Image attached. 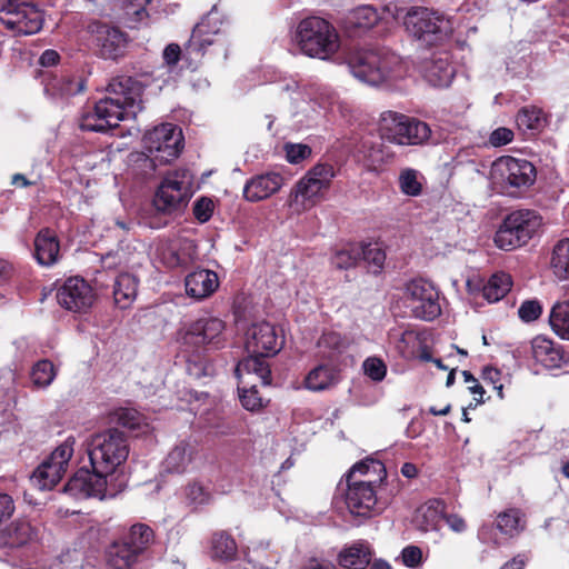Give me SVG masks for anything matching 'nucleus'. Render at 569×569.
I'll return each instance as SVG.
<instances>
[{"label": "nucleus", "mask_w": 569, "mask_h": 569, "mask_svg": "<svg viewBox=\"0 0 569 569\" xmlns=\"http://www.w3.org/2000/svg\"><path fill=\"white\" fill-rule=\"evenodd\" d=\"M549 323L558 337L569 340V300L557 302L552 307Z\"/></svg>", "instance_id": "obj_40"}, {"label": "nucleus", "mask_w": 569, "mask_h": 569, "mask_svg": "<svg viewBox=\"0 0 569 569\" xmlns=\"http://www.w3.org/2000/svg\"><path fill=\"white\" fill-rule=\"evenodd\" d=\"M421 512L425 519L421 529L425 531L433 530L437 528L439 520L445 517V505L440 500H432L422 507Z\"/></svg>", "instance_id": "obj_52"}, {"label": "nucleus", "mask_w": 569, "mask_h": 569, "mask_svg": "<svg viewBox=\"0 0 569 569\" xmlns=\"http://www.w3.org/2000/svg\"><path fill=\"white\" fill-rule=\"evenodd\" d=\"M380 20L378 10L372 6H360L350 10L345 18L346 29L350 31H366Z\"/></svg>", "instance_id": "obj_30"}, {"label": "nucleus", "mask_w": 569, "mask_h": 569, "mask_svg": "<svg viewBox=\"0 0 569 569\" xmlns=\"http://www.w3.org/2000/svg\"><path fill=\"white\" fill-rule=\"evenodd\" d=\"M425 178L413 168H402L398 176V187L408 197H418L422 192Z\"/></svg>", "instance_id": "obj_39"}, {"label": "nucleus", "mask_w": 569, "mask_h": 569, "mask_svg": "<svg viewBox=\"0 0 569 569\" xmlns=\"http://www.w3.org/2000/svg\"><path fill=\"white\" fill-rule=\"evenodd\" d=\"M405 302L413 317L425 321H432L441 315L439 291L429 281L413 279L405 286Z\"/></svg>", "instance_id": "obj_14"}, {"label": "nucleus", "mask_w": 569, "mask_h": 569, "mask_svg": "<svg viewBox=\"0 0 569 569\" xmlns=\"http://www.w3.org/2000/svg\"><path fill=\"white\" fill-rule=\"evenodd\" d=\"M138 280L130 273H121L114 281L113 297L119 308H128L137 297Z\"/></svg>", "instance_id": "obj_32"}, {"label": "nucleus", "mask_w": 569, "mask_h": 569, "mask_svg": "<svg viewBox=\"0 0 569 569\" xmlns=\"http://www.w3.org/2000/svg\"><path fill=\"white\" fill-rule=\"evenodd\" d=\"M237 543L226 532H217L212 537V555L221 560H231L236 556Z\"/></svg>", "instance_id": "obj_47"}, {"label": "nucleus", "mask_w": 569, "mask_h": 569, "mask_svg": "<svg viewBox=\"0 0 569 569\" xmlns=\"http://www.w3.org/2000/svg\"><path fill=\"white\" fill-rule=\"evenodd\" d=\"M139 556L122 540L113 542L107 552V563L111 569H130Z\"/></svg>", "instance_id": "obj_33"}, {"label": "nucleus", "mask_w": 569, "mask_h": 569, "mask_svg": "<svg viewBox=\"0 0 569 569\" xmlns=\"http://www.w3.org/2000/svg\"><path fill=\"white\" fill-rule=\"evenodd\" d=\"M286 159L292 164H298L311 156V148L305 143H286L283 146Z\"/></svg>", "instance_id": "obj_55"}, {"label": "nucleus", "mask_w": 569, "mask_h": 569, "mask_svg": "<svg viewBox=\"0 0 569 569\" xmlns=\"http://www.w3.org/2000/svg\"><path fill=\"white\" fill-rule=\"evenodd\" d=\"M532 357L548 369L560 368L563 362V351L551 339L537 336L531 341Z\"/></svg>", "instance_id": "obj_29"}, {"label": "nucleus", "mask_w": 569, "mask_h": 569, "mask_svg": "<svg viewBox=\"0 0 569 569\" xmlns=\"http://www.w3.org/2000/svg\"><path fill=\"white\" fill-rule=\"evenodd\" d=\"M186 292L196 300L211 296L219 287V278L214 271L198 269L190 272L184 280Z\"/></svg>", "instance_id": "obj_24"}, {"label": "nucleus", "mask_w": 569, "mask_h": 569, "mask_svg": "<svg viewBox=\"0 0 569 569\" xmlns=\"http://www.w3.org/2000/svg\"><path fill=\"white\" fill-rule=\"evenodd\" d=\"M379 129L382 139L400 146L422 144L431 136L426 122L393 111L381 114Z\"/></svg>", "instance_id": "obj_9"}, {"label": "nucleus", "mask_w": 569, "mask_h": 569, "mask_svg": "<svg viewBox=\"0 0 569 569\" xmlns=\"http://www.w3.org/2000/svg\"><path fill=\"white\" fill-rule=\"evenodd\" d=\"M87 450L92 469L110 478L128 459L129 443L122 431L109 429L93 435Z\"/></svg>", "instance_id": "obj_5"}, {"label": "nucleus", "mask_w": 569, "mask_h": 569, "mask_svg": "<svg viewBox=\"0 0 569 569\" xmlns=\"http://www.w3.org/2000/svg\"><path fill=\"white\" fill-rule=\"evenodd\" d=\"M57 376V370L54 365L48 360L42 359L37 361L30 371V379L32 386L38 389H44L49 387Z\"/></svg>", "instance_id": "obj_42"}, {"label": "nucleus", "mask_w": 569, "mask_h": 569, "mask_svg": "<svg viewBox=\"0 0 569 569\" xmlns=\"http://www.w3.org/2000/svg\"><path fill=\"white\" fill-rule=\"evenodd\" d=\"M151 0H123V23L128 28H137L148 18L146 7Z\"/></svg>", "instance_id": "obj_45"}, {"label": "nucleus", "mask_w": 569, "mask_h": 569, "mask_svg": "<svg viewBox=\"0 0 569 569\" xmlns=\"http://www.w3.org/2000/svg\"><path fill=\"white\" fill-rule=\"evenodd\" d=\"M482 379L486 383L492 385L493 389L497 390L498 397L503 398V385L501 383V372L493 367H486L482 370Z\"/></svg>", "instance_id": "obj_61"}, {"label": "nucleus", "mask_w": 569, "mask_h": 569, "mask_svg": "<svg viewBox=\"0 0 569 569\" xmlns=\"http://www.w3.org/2000/svg\"><path fill=\"white\" fill-rule=\"evenodd\" d=\"M184 497L187 501L194 507L207 505L211 499L208 489L199 482L189 483L184 488Z\"/></svg>", "instance_id": "obj_53"}, {"label": "nucleus", "mask_w": 569, "mask_h": 569, "mask_svg": "<svg viewBox=\"0 0 569 569\" xmlns=\"http://www.w3.org/2000/svg\"><path fill=\"white\" fill-rule=\"evenodd\" d=\"M94 41L99 47L100 54L106 59H116L121 54L127 39L122 31L116 27L104 23H97L92 27Z\"/></svg>", "instance_id": "obj_21"}, {"label": "nucleus", "mask_w": 569, "mask_h": 569, "mask_svg": "<svg viewBox=\"0 0 569 569\" xmlns=\"http://www.w3.org/2000/svg\"><path fill=\"white\" fill-rule=\"evenodd\" d=\"M192 184L193 176L188 169L168 172L156 192V209L163 213L180 211L192 194Z\"/></svg>", "instance_id": "obj_11"}, {"label": "nucleus", "mask_w": 569, "mask_h": 569, "mask_svg": "<svg viewBox=\"0 0 569 569\" xmlns=\"http://www.w3.org/2000/svg\"><path fill=\"white\" fill-rule=\"evenodd\" d=\"M542 218L532 210H517L507 216L495 234L499 249L510 251L528 243L540 230Z\"/></svg>", "instance_id": "obj_7"}, {"label": "nucleus", "mask_w": 569, "mask_h": 569, "mask_svg": "<svg viewBox=\"0 0 569 569\" xmlns=\"http://www.w3.org/2000/svg\"><path fill=\"white\" fill-rule=\"evenodd\" d=\"M492 174L509 187L528 188L536 180V168L526 159L501 157L493 162Z\"/></svg>", "instance_id": "obj_18"}, {"label": "nucleus", "mask_w": 569, "mask_h": 569, "mask_svg": "<svg viewBox=\"0 0 569 569\" xmlns=\"http://www.w3.org/2000/svg\"><path fill=\"white\" fill-rule=\"evenodd\" d=\"M186 249L188 251L193 250L192 243L187 242ZM168 252L170 256L168 258L163 257V259H164V262L167 263V266L170 268H174L178 266H186L192 260V252H187V251L179 252L176 249V247H170L168 249Z\"/></svg>", "instance_id": "obj_57"}, {"label": "nucleus", "mask_w": 569, "mask_h": 569, "mask_svg": "<svg viewBox=\"0 0 569 569\" xmlns=\"http://www.w3.org/2000/svg\"><path fill=\"white\" fill-rule=\"evenodd\" d=\"M335 380V370L328 365H319L306 376L305 387L310 391H322L330 388Z\"/></svg>", "instance_id": "obj_35"}, {"label": "nucleus", "mask_w": 569, "mask_h": 569, "mask_svg": "<svg viewBox=\"0 0 569 569\" xmlns=\"http://www.w3.org/2000/svg\"><path fill=\"white\" fill-rule=\"evenodd\" d=\"M542 307L538 300H527L521 303L518 310L520 319L525 322H531L539 318Z\"/></svg>", "instance_id": "obj_58"}, {"label": "nucleus", "mask_w": 569, "mask_h": 569, "mask_svg": "<svg viewBox=\"0 0 569 569\" xmlns=\"http://www.w3.org/2000/svg\"><path fill=\"white\" fill-rule=\"evenodd\" d=\"M60 254V243L54 234L48 228L41 229L34 238L33 257L40 266L51 267L58 262Z\"/></svg>", "instance_id": "obj_26"}, {"label": "nucleus", "mask_w": 569, "mask_h": 569, "mask_svg": "<svg viewBox=\"0 0 569 569\" xmlns=\"http://www.w3.org/2000/svg\"><path fill=\"white\" fill-rule=\"evenodd\" d=\"M386 473L382 462L367 458L353 465L347 473L348 488L346 505L350 513L358 517H371L377 506L375 486Z\"/></svg>", "instance_id": "obj_3"}, {"label": "nucleus", "mask_w": 569, "mask_h": 569, "mask_svg": "<svg viewBox=\"0 0 569 569\" xmlns=\"http://www.w3.org/2000/svg\"><path fill=\"white\" fill-rule=\"evenodd\" d=\"M361 258L373 273H378L383 268L386 252L377 242L361 244Z\"/></svg>", "instance_id": "obj_49"}, {"label": "nucleus", "mask_w": 569, "mask_h": 569, "mask_svg": "<svg viewBox=\"0 0 569 569\" xmlns=\"http://www.w3.org/2000/svg\"><path fill=\"white\" fill-rule=\"evenodd\" d=\"M348 341L339 332L328 331L323 332L318 340L323 357H331L333 352H341L347 348Z\"/></svg>", "instance_id": "obj_51"}, {"label": "nucleus", "mask_w": 569, "mask_h": 569, "mask_svg": "<svg viewBox=\"0 0 569 569\" xmlns=\"http://www.w3.org/2000/svg\"><path fill=\"white\" fill-rule=\"evenodd\" d=\"M350 73L360 82L378 87L407 74V62L388 48L358 49L346 60Z\"/></svg>", "instance_id": "obj_2"}, {"label": "nucleus", "mask_w": 569, "mask_h": 569, "mask_svg": "<svg viewBox=\"0 0 569 569\" xmlns=\"http://www.w3.org/2000/svg\"><path fill=\"white\" fill-rule=\"evenodd\" d=\"M295 40L303 54L320 60L330 59L340 48V38L335 27L319 17L300 21Z\"/></svg>", "instance_id": "obj_4"}, {"label": "nucleus", "mask_w": 569, "mask_h": 569, "mask_svg": "<svg viewBox=\"0 0 569 569\" xmlns=\"http://www.w3.org/2000/svg\"><path fill=\"white\" fill-rule=\"evenodd\" d=\"M371 552L366 543H355L339 555V563L345 568L363 569L370 563Z\"/></svg>", "instance_id": "obj_34"}, {"label": "nucleus", "mask_w": 569, "mask_h": 569, "mask_svg": "<svg viewBox=\"0 0 569 569\" xmlns=\"http://www.w3.org/2000/svg\"><path fill=\"white\" fill-rule=\"evenodd\" d=\"M0 22L14 36H30L41 30L43 14L32 3L8 0L0 3Z\"/></svg>", "instance_id": "obj_12"}, {"label": "nucleus", "mask_w": 569, "mask_h": 569, "mask_svg": "<svg viewBox=\"0 0 569 569\" xmlns=\"http://www.w3.org/2000/svg\"><path fill=\"white\" fill-rule=\"evenodd\" d=\"M365 373L373 381H382L387 375V367L385 362L376 357H370L363 362Z\"/></svg>", "instance_id": "obj_56"}, {"label": "nucleus", "mask_w": 569, "mask_h": 569, "mask_svg": "<svg viewBox=\"0 0 569 569\" xmlns=\"http://www.w3.org/2000/svg\"><path fill=\"white\" fill-rule=\"evenodd\" d=\"M66 491L74 498L113 497L116 491L109 486V477L102 472L78 470L66 485Z\"/></svg>", "instance_id": "obj_19"}, {"label": "nucleus", "mask_w": 569, "mask_h": 569, "mask_svg": "<svg viewBox=\"0 0 569 569\" xmlns=\"http://www.w3.org/2000/svg\"><path fill=\"white\" fill-rule=\"evenodd\" d=\"M284 345L281 329L262 321L251 325L246 332V350L248 353L274 356Z\"/></svg>", "instance_id": "obj_17"}, {"label": "nucleus", "mask_w": 569, "mask_h": 569, "mask_svg": "<svg viewBox=\"0 0 569 569\" xmlns=\"http://www.w3.org/2000/svg\"><path fill=\"white\" fill-rule=\"evenodd\" d=\"M513 131L506 127L495 129L488 139L491 147L498 148L510 143L513 140Z\"/></svg>", "instance_id": "obj_60"}, {"label": "nucleus", "mask_w": 569, "mask_h": 569, "mask_svg": "<svg viewBox=\"0 0 569 569\" xmlns=\"http://www.w3.org/2000/svg\"><path fill=\"white\" fill-rule=\"evenodd\" d=\"M269 543L259 542L248 547L246 557L256 569H269L274 562V557L268 551Z\"/></svg>", "instance_id": "obj_48"}, {"label": "nucleus", "mask_w": 569, "mask_h": 569, "mask_svg": "<svg viewBox=\"0 0 569 569\" xmlns=\"http://www.w3.org/2000/svg\"><path fill=\"white\" fill-rule=\"evenodd\" d=\"M268 356L249 353L247 358L241 360L236 367V375L240 385H249L246 380L247 376H256L261 385H270V368L266 360Z\"/></svg>", "instance_id": "obj_28"}, {"label": "nucleus", "mask_w": 569, "mask_h": 569, "mask_svg": "<svg viewBox=\"0 0 569 569\" xmlns=\"http://www.w3.org/2000/svg\"><path fill=\"white\" fill-rule=\"evenodd\" d=\"M227 42V29L221 18L217 12H210L193 28L187 49L202 56L208 47L224 49Z\"/></svg>", "instance_id": "obj_16"}, {"label": "nucleus", "mask_w": 569, "mask_h": 569, "mask_svg": "<svg viewBox=\"0 0 569 569\" xmlns=\"http://www.w3.org/2000/svg\"><path fill=\"white\" fill-rule=\"evenodd\" d=\"M462 377H463L465 382L468 385L469 391L472 395H475L476 405L482 403L483 402L482 397L485 395V390H483L482 386L472 376V373L467 370L462 372Z\"/></svg>", "instance_id": "obj_63"}, {"label": "nucleus", "mask_w": 569, "mask_h": 569, "mask_svg": "<svg viewBox=\"0 0 569 569\" xmlns=\"http://www.w3.org/2000/svg\"><path fill=\"white\" fill-rule=\"evenodd\" d=\"M403 23L410 34L427 44H433L442 40L453 30V24L449 18L425 7L410 9Z\"/></svg>", "instance_id": "obj_10"}, {"label": "nucleus", "mask_w": 569, "mask_h": 569, "mask_svg": "<svg viewBox=\"0 0 569 569\" xmlns=\"http://www.w3.org/2000/svg\"><path fill=\"white\" fill-rule=\"evenodd\" d=\"M335 169L329 163H318L295 184L288 198L292 214H301L311 209L321 193L327 190L335 177Z\"/></svg>", "instance_id": "obj_6"}, {"label": "nucleus", "mask_w": 569, "mask_h": 569, "mask_svg": "<svg viewBox=\"0 0 569 569\" xmlns=\"http://www.w3.org/2000/svg\"><path fill=\"white\" fill-rule=\"evenodd\" d=\"M511 286V277L508 273H493L483 286V298L489 302H497L510 291Z\"/></svg>", "instance_id": "obj_37"}, {"label": "nucleus", "mask_w": 569, "mask_h": 569, "mask_svg": "<svg viewBox=\"0 0 569 569\" xmlns=\"http://www.w3.org/2000/svg\"><path fill=\"white\" fill-rule=\"evenodd\" d=\"M238 390L241 405L244 409L256 411L262 407V399L258 396L256 385L247 388V385L239 383Z\"/></svg>", "instance_id": "obj_54"}, {"label": "nucleus", "mask_w": 569, "mask_h": 569, "mask_svg": "<svg viewBox=\"0 0 569 569\" xmlns=\"http://www.w3.org/2000/svg\"><path fill=\"white\" fill-rule=\"evenodd\" d=\"M361 259V244H349L338 250L332 257V264L338 269H349Z\"/></svg>", "instance_id": "obj_50"}, {"label": "nucleus", "mask_w": 569, "mask_h": 569, "mask_svg": "<svg viewBox=\"0 0 569 569\" xmlns=\"http://www.w3.org/2000/svg\"><path fill=\"white\" fill-rule=\"evenodd\" d=\"M74 443L76 439L68 437L58 446L34 470L30 478L31 485L39 490L52 489L67 471L69 460L74 451Z\"/></svg>", "instance_id": "obj_13"}, {"label": "nucleus", "mask_w": 569, "mask_h": 569, "mask_svg": "<svg viewBox=\"0 0 569 569\" xmlns=\"http://www.w3.org/2000/svg\"><path fill=\"white\" fill-rule=\"evenodd\" d=\"M111 420L131 430L146 432L149 429V425L146 422L144 417L132 408L116 409L111 415Z\"/></svg>", "instance_id": "obj_41"}, {"label": "nucleus", "mask_w": 569, "mask_h": 569, "mask_svg": "<svg viewBox=\"0 0 569 569\" xmlns=\"http://www.w3.org/2000/svg\"><path fill=\"white\" fill-rule=\"evenodd\" d=\"M213 207L214 204L209 198L202 197L197 200L193 206V214L196 219L201 223L207 222L212 216Z\"/></svg>", "instance_id": "obj_59"}, {"label": "nucleus", "mask_w": 569, "mask_h": 569, "mask_svg": "<svg viewBox=\"0 0 569 569\" xmlns=\"http://www.w3.org/2000/svg\"><path fill=\"white\" fill-rule=\"evenodd\" d=\"M122 541L140 556L153 541L152 529L143 523L133 525Z\"/></svg>", "instance_id": "obj_38"}, {"label": "nucleus", "mask_w": 569, "mask_h": 569, "mask_svg": "<svg viewBox=\"0 0 569 569\" xmlns=\"http://www.w3.org/2000/svg\"><path fill=\"white\" fill-rule=\"evenodd\" d=\"M182 132L171 123H163L149 130L143 136V147L149 156H140L151 171L159 164L176 159L182 149Z\"/></svg>", "instance_id": "obj_8"}, {"label": "nucleus", "mask_w": 569, "mask_h": 569, "mask_svg": "<svg viewBox=\"0 0 569 569\" xmlns=\"http://www.w3.org/2000/svg\"><path fill=\"white\" fill-rule=\"evenodd\" d=\"M283 178L276 172H268L251 178L243 188V196L248 201L264 200L280 190Z\"/></svg>", "instance_id": "obj_23"}, {"label": "nucleus", "mask_w": 569, "mask_h": 569, "mask_svg": "<svg viewBox=\"0 0 569 569\" xmlns=\"http://www.w3.org/2000/svg\"><path fill=\"white\" fill-rule=\"evenodd\" d=\"M550 268L559 280L569 279V238L558 241L553 247Z\"/></svg>", "instance_id": "obj_36"}, {"label": "nucleus", "mask_w": 569, "mask_h": 569, "mask_svg": "<svg viewBox=\"0 0 569 569\" xmlns=\"http://www.w3.org/2000/svg\"><path fill=\"white\" fill-rule=\"evenodd\" d=\"M516 123L519 130L523 132L536 131L543 127L545 117L540 109L536 107H525L518 112Z\"/></svg>", "instance_id": "obj_46"}, {"label": "nucleus", "mask_w": 569, "mask_h": 569, "mask_svg": "<svg viewBox=\"0 0 569 569\" xmlns=\"http://www.w3.org/2000/svg\"><path fill=\"white\" fill-rule=\"evenodd\" d=\"M36 537V531L28 521H17L12 523L7 531L3 543L9 547H21Z\"/></svg>", "instance_id": "obj_44"}, {"label": "nucleus", "mask_w": 569, "mask_h": 569, "mask_svg": "<svg viewBox=\"0 0 569 569\" xmlns=\"http://www.w3.org/2000/svg\"><path fill=\"white\" fill-rule=\"evenodd\" d=\"M108 96L99 100L92 111L80 119L84 131L107 132L118 126L119 121L134 117L141 110V84L131 77L113 79L108 88Z\"/></svg>", "instance_id": "obj_1"}, {"label": "nucleus", "mask_w": 569, "mask_h": 569, "mask_svg": "<svg viewBox=\"0 0 569 569\" xmlns=\"http://www.w3.org/2000/svg\"><path fill=\"white\" fill-rule=\"evenodd\" d=\"M224 330L226 323L221 319L207 317L183 325L178 335L183 345L220 349L227 342Z\"/></svg>", "instance_id": "obj_15"}, {"label": "nucleus", "mask_w": 569, "mask_h": 569, "mask_svg": "<svg viewBox=\"0 0 569 569\" xmlns=\"http://www.w3.org/2000/svg\"><path fill=\"white\" fill-rule=\"evenodd\" d=\"M14 512V502L8 493H0V522L9 519Z\"/></svg>", "instance_id": "obj_64"}, {"label": "nucleus", "mask_w": 569, "mask_h": 569, "mask_svg": "<svg viewBox=\"0 0 569 569\" xmlns=\"http://www.w3.org/2000/svg\"><path fill=\"white\" fill-rule=\"evenodd\" d=\"M44 93L51 99H64L74 96L83 90L84 82L80 77L69 73H43Z\"/></svg>", "instance_id": "obj_22"}, {"label": "nucleus", "mask_w": 569, "mask_h": 569, "mask_svg": "<svg viewBox=\"0 0 569 569\" xmlns=\"http://www.w3.org/2000/svg\"><path fill=\"white\" fill-rule=\"evenodd\" d=\"M455 76V69L447 53L433 54L423 66V77L433 87H448Z\"/></svg>", "instance_id": "obj_25"}, {"label": "nucleus", "mask_w": 569, "mask_h": 569, "mask_svg": "<svg viewBox=\"0 0 569 569\" xmlns=\"http://www.w3.org/2000/svg\"><path fill=\"white\" fill-rule=\"evenodd\" d=\"M197 445L182 440L177 443L163 460V469L170 473L186 472L197 457Z\"/></svg>", "instance_id": "obj_27"}, {"label": "nucleus", "mask_w": 569, "mask_h": 569, "mask_svg": "<svg viewBox=\"0 0 569 569\" xmlns=\"http://www.w3.org/2000/svg\"><path fill=\"white\" fill-rule=\"evenodd\" d=\"M497 528L503 535L513 537L525 528L523 515L518 509H509L498 515Z\"/></svg>", "instance_id": "obj_43"}, {"label": "nucleus", "mask_w": 569, "mask_h": 569, "mask_svg": "<svg viewBox=\"0 0 569 569\" xmlns=\"http://www.w3.org/2000/svg\"><path fill=\"white\" fill-rule=\"evenodd\" d=\"M57 299L69 311L86 312L93 306L96 293L83 278L70 277L58 289Z\"/></svg>", "instance_id": "obj_20"}, {"label": "nucleus", "mask_w": 569, "mask_h": 569, "mask_svg": "<svg viewBox=\"0 0 569 569\" xmlns=\"http://www.w3.org/2000/svg\"><path fill=\"white\" fill-rule=\"evenodd\" d=\"M357 158L368 170H377L387 160L382 144L373 138L362 140L357 151Z\"/></svg>", "instance_id": "obj_31"}, {"label": "nucleus", "mask_w": 569, "mask_h": 569, "mask_svg": "<svg viewBox=\"0 0 569 569\" xmlns=\"http://www.w3.org/2000/svg\"><path fill=\"white\" fill-rule=\"evenodd\" d=\"M401 559L406 567L416 568L422 561V551L419 547L408 546L401 552Z\"/></svg>", "instance_id": "obj_62"}]
</instances>
